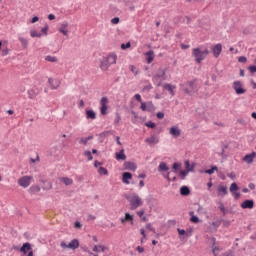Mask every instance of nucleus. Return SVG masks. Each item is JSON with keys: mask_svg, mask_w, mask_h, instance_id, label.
Masks as SVG:
<instances>
[{"mask_svg": "<svg viewBox=\"0 0 256 256\" xmlns=\"http://www.w3.org/2000/svg\"><path fill=\"white\" fill-rule=\"evenodd\" d=\"M125 199L129 201L131 211H135V209H138V207H141L143 205V200H141V197H139V195L137 194H134L132 196L126 195Z\"/></svg>", "mask_w": 256, "mask_h": 256, "instance_id": "1", "label": "nucleus"}, {"mask_svg": "<svg viewBox=\"0 0 256 256\" xmlns=\"http://www.w3.org/2000/svg\"><path fill=\"white\" fill-rule=\"evenodd\" d=\"M209 55V50L205 48L201 50V48H194L192 50V57L195 58L196 63H201V61L205 60V58Z\"/></svg>", "mask_w": 256, "mask_h": 256, "instance_id": "2", "label": "nucleus"}, {"mask_svg": "<svg viewBox=\"0 0 256 256\" xmlns=\"http://www.w3.org/2000/svg\"><path fill=\"white\" fill-rule=\"evenodd\" d=\"M197 79H194L192 81H187L184 86V93L187 95H195L197 93Z\"/></svg>", "mask_w": 256, "mask_h": 256, "instance_id": "3", "label": "nucleus"}, {"mask_svg": "<svg viewBox=\"0 0 256 256\" xmlns=\"http://www.w3.org/2000/svg\"><path fill=\"white\" fill-rule=\"evenodd\" d=\"M60 246L62 247V249H72V251H75V249H79V240L73 239L69 244L62 241L60 243Z\"/></svg>", "mask_w": 256, "mask_h": 256, "instance_id": "4", "label": "nucleus"}, {"mask_svg": "<svg viewBox=\"0 0 256 256\" xmlns=\"http://www.w3.org/2000/svg\"><path fill=\"white\" fill-rule=\"evenodd\" d=\"M232 87L236 95H243L244 93H247V90L243 88V83H241V81H234Z\"/></svg>", "mask_w": 256, "mask_h": 256, "instance_id": "5", "label": "nucleus"}, {"mask_svg": "<svg viewBox=\"0 0 256 256\" xmlns=\"http://www.w3.org/2000/svg\"><path fill=\"white\" fill-rule=\"evenodd\" d=\"M108 103H109V98H107V96H104L101 98L100 100V113L101 115H107V109H109V106H108Z\"/></svg>", "mask_w": 256, "mask_h": 256, "instance_id": "6", "label": "nucleus"}, {"mask_svg": "<svg viewBox=\"0 0 256 256\" xmlns=\"http://www.w3.org/2000/svg\"><path fill=\"white\" fill-rule=\"evenodd\" d=\"M31 179H33L32 176H23L18 179V185H20V187L27 188L29 185H31Z\"/></svg>", "mask_w": 256, "mask_h": 256, "instance_id": "7", "label": "nucleus"}, {"mask_svg": "<svg viewBox=\"0 0 256 256\" xmlns=\"http://www.w3.org/2000/svg\"><path fill=\"white\" fill-rule=\"evenodd\" d=\"M240 207L242 209H253L255 207V201H253V199L245 200L241 203Z\"/></svg>", "mask_w": 256, "mask_h": 256, "instance_id": "8", "label": "nucleus"}, {"mask_svg": "<svg viewBox=\"0 0 256 256\" xmlns=\"http://www.w3.org/2000/svg\"><path fill=\"white\" fill-rule=\"evenodd\" d=\"M223 51V45H221V43L216 44L213 48H212V53L214 55V57L217 59V57H219L221 55V52Z\"/></svg>", "mask_w": 256, "mask_h": 256, "instance_id": "9", "label": "nucleus"}, {"mask_svg": "<svg viewBox=\"0 0 256 256\" xmlns=\"http://www.w3.org/2000/svg\"><path fill=\"white\" fill-rule=\"evenodd\" d=\"M109 135H113V130L104 131L98 135V141L99 143H104L106 137H109Z\"/></svg>", "mask_w": 256, "mask_h": 256, "instance_id": "10", "label": "nucleus"}, {"mask_svg": "<svg viewBox=\"0 0 256 256\" xmlns=\"http://www.w3.org/2000/svg\"><path fill=\"white\" fill-rule=\"evenodd\" d=\"M169 133L172 135V137H174V139H177V137L181 136V129H179L177 126H173L170 128Z\"/></svg>", "mask_w": 256, "mask_h": 256, "instance_id": "11", "label": "nucleus"}, {"mask_svg": "<svg viewBox=\"0 0 256 256\" xmlns=\"http://www.w3.org/2000/svg\"><path fill=\"white\" fill-rule=\"evenodd\" d=\"M124 169H126V171H136L137 164H135L134 162L126 161L124 162Z\"/></svg>", "mask_w": 256, "mask_h": 256, "instance_id": "12", "label": "nucleus"}, {"mask_svg": "<svg viewBox=\"0 0 256 256\" xmlns=\"http://www.w3.org/2000/svg\"><path fill=\"white\" fill-rule=\"evenodd\" d=\"M68 27H69V23L67 22L62 23L58 29L59 33H63L65 37H68L69 35V30H67Z\"/></svg>", "mask_w": 256, "mask_h": 256, "instance_id": "13", "label": "nucleus"}, {"mask_svg": "<svg viewBox=\"0 0 256 256\" xmlns=\"http://www.w3.org/2000/svg\"><path fill=\"white\" fill-rule=\"evenodd\" d=\"M256 157V152H252L250 154H246L243 158V161H245V163L251 164L253 163V160Z\"/></svg>", "mask_w": 256, "mask_h": 256, "instance_id": "14", "label": "nucleus"}, {"mask_svg": "<svg viewBox=\"0 0 256 256\" xmlns=\"http://www.w3.org/2000/svg\"><path fill=\"white\" fill-rule=\"evenodd\" d=\"M145 143H149V145H157V143H159V137L151 135V137L145 139Z\"/></svg>", "mask_w": 256, "mask_h": 256, "instance_id": "15", "label": "nucleus"}, {"mask_svg": "<svg viewBox=\"0 0 256 256\" xmlns=\"http://www.w3.org/2000/svg\"><path fill=\"white\" fill-rule=\"evenodd\" d=\"M130 179H133V174H131V172H124L122 174V182L125 183V185H129Z\"/></svg>", "mask_w": 256, "mask_h": 256, "instance_id": "16", "label": "nucleus"}, {"mask_svg": "<svg viewBox=\"0 0 256 256\" xmlns=\"http://www.w3.org/2000/svg\"><path fill=\"white\" fill-rule=\"evenodd\" d=\"M109 67H111V64L109 63V61L107 60V58H103L100 62V69L102 71H107V69H109Z\"/></svg>", "mask_w": 256, "mask_h": 256, "instance_id": "17", "label": "nucleus"}, {"mask_svg": "<svg viewBox=\"0 0 256 256\" xmlns=\"http://www.w3.org/2000/svg\"><path fill=\"white\" fill-rule=\"evenodd\" d=\"M180 195L182 197H189V195H191V189L189 188V186H182L180 188Z\"/></svg>", "mask_w": 256, "mask_h": 256, "instance_id": "18", "label": "nucleus"}, {"mask_svg": "<svg viewBox=\"0 0 256 256\" xmlns=\"http://www.w3.org/2000/svg\"><path fill=\"white\" fill-rule=\"evenodd\" d=\"M117 161H125L127 159V155H125V150L121 149L119 152H116Z\"/></svg>", "mask_w": 256, "mask_h": 256, "instance_id": "19", "label": "nucleus"}, {"mask_svg": "<svg viewBox=\"0 0 256 256\" xmlns=\"http://www.w3.org/2000/svg\"><path fill=\"white\" fill-rule=\"evenodd\" d=\"M163 89L168 91L172 97L175 96V86L171 84H164Z\"/></svg>", "mask_w": 256, "mask_h": 256, "instance_id": "20", "label": "nucleus"}, {"mask_svg": "<svg viewBox=\"0 0 256 256\" xmlns=\"http://www.w3.org/2000/svg\"><path fill=\"white\" fill-rule=\"evenodd\" d=\"M106 60H108V63L110 65H115V63H117V55L116 54H109L106 57Z\"/></svg>", "mask_w": 256, "mask_h": 256, "instance_id": "21", "label": "nucleus"}, {"mask_svg": "<svg viewBox=\"0 0 256 256\" xmlns=\"http://www.w3.org/2000/svg\"><path fill=\"white\" fill-rule=\"evenodd\" d=\"M218 194L221 195L222 197H225L227 195V186L219 185L217 188Z\"/></svg>", "mask_w": 256, "mask_h": 256, "instance_id": "22", "label": "nucleus"}, {"mask_svg": "<svg viewBox=\"0 0 256 256\" xmlns=\"http://www.w3.org/2000/svg\"><path fill=\"white\" fill-rule=\"evenodd\" d=\"M59 181L61 183H64V185H66V186L73 185V179H71L69 177H60Z\"/></svg>", "mask_w": 256, "mask_h": 256, "instance_id": "23", "label": "nucleus"}, {"mask_svg": "<svg viewBox=\"0 0 256 256\" xmlns=\"http://www.w3.org/2000/svg\"><path fill=\"white\" fill-rule=\"evenodd\" d=\"M20 251L21 253H24V255L27 254V251H31V243L29 242L24 243L20 248Z\"/></svg>", "mask_w": 256, "mask_h": 256, "instance_id": "24", "label": "nucleus"}, {"mask_svg": "<svg viewBox=\"0 0 256 256\" xmlns=\"http://www.w3.org/2000/svg\"><path fill=\"white\" fill-rule=\"evenodd\" d=\"M125 221H129L131 225H133V215H131L129 212H126L125 217L121 218V223H125Z\"/></svg>", "mask_w": 256, "mask_h": 256, "instance_id": "25", "label": "nucleus"}, {"mask_svg": "<svg viewBox=\"0 0 256 256\" xmlns=\"http://www.w3.org/2000/svg\"><path fill=\"white\" fill-rule=\"evenodd\" d=\"M165 171H169V166H167V163H165V162H160V164L158 166V172L163 173Z\"/></svg>", "mask_w": 256, "mask_h": 256, "instance_id": "26", "label": "nucleus"}, {"mask_svg": "<svg viewBox=\"0 0 256 256\" xmlns=\"http://www.w3.org/2000/svg\"><path fill=\"white\" fill-rule=\"evenodd\" d=\"M48 83H49L51 89H59L60 83L53 80V78H49Z\"/></svg>", "mask_w": 256, "mask_h": 256, "instance_id": "27", "label": "nucleus"}, {"mask_svg": "<svg viewBox=\"0 0 256 256\" xmlns=\"http://www.w3.org/2000/svg\"><path fill=\"white\" fill-rule=\"evenodd\" d=\"M184 165H185L186 171H188L189 173H191L195 169V165L191 166V162L189 160H185Z\"/></svg>", "mask_w": 256, "mask_h": 256, "instance_id": "28", "label": "nucleus"}, {"mask_svg": "<svg viewBox=\"0 0 256 256\" xmlns=\"http://www.w3.org/2000/svg\"><path fill=\"white\" fill-rule=\"evenodd\" d=\"M86 119H97V114L93 110H86Z\"/></svg>", "mask_w": 256, "mask_h": 256, "instance_id": "29", "label": "nucleus"}, {"mask_svg": "<svg viewBox=\"0 0 256 256\" xmlns=\"http://www.w3.org/2000/svg\"><path fill=\"white\" fill-rule=\"evenodd\" d=\"M146 57H147V63H153V59H155L153 50L146 52Z\"/></svg>", "mask_w": 256, "mask_h": 256, "instance_id": "30", "label": "nucleus"}, {"mask_svg": "<svg viewBox=\"0 0 256 256\" xmlns=\"http://www.w3.org/2000/svg\"><path fill=\"white\" fill-rule=\"evenodd\" d=\"M229 191L230 193H236V191H239V186L237 185V183L233 182L230 185Z\"/></svg>", "mask_w": 256, "mask_h": 256, "instance_id": "31", "label": "nucleus"}, {"mask_svg": "<svg viewBox=\"0 0 256 256\" xmlns=\"http://www.w3.org/2000/svg\"><path fill=\"white\" fill-rule=\"evenodd\" d=\"M146 111L149 113H153V111H155V105H153V102H148L146 104Z\"/></svg>", "mask_w": 256, "mask_h": 256, "instance_id": "32", "label": "nucleus"}, {"mask_svg": "<svg viewBox=\"0 0 256 256\" xmlns=\"http://www.w3.org/2000/svg\"><path fill=\"white\" fill-rule=\"evenodd\" d=\"M98 173L99 175H109V171L107 170V168L100 166L98 168Z\"/></svg>", "mask_w": 256, "mask_h": 256, "instance_id": "33", "label": "nucleus"}, {"mask_svg": "<svg viewBox=\"0 0 256 256\" xmlns=\"http://www.w3.org/2000/svg\"><path fill=\"white\" fill-rule=\"evenodd\" d=\"M39 191H41V187H39L38 185L31 186L29 188V193H39Z\"/></svg>", "mask_w": 256, "mask_h": 256, "instance_id": "34", "label": "nucleus"}, {"mask_svg": "<svg viewBox=\"0 0 256 256\" xmlns=\"http://www.w3.org/2000/svg\"><path fill=\"white\" fill-rule=\"evenodd\" d=\"M18 39L22 44V47H24V49H27V46L29 45V41L23 37H19Z\"/></svg>", "mask_w": 256, "mask_h": 256, "instance_id": "35", "label": "nucleus"}, {"mask_svg": "<svg viewBox=\"0 0 256 256\" xmlns=\"http://www.w3.org/2000/svg\"><path fill=\"white\" fill-rule=\"evenodd\" d=\"M179 175L182 180H185V177H187V175H189V171L188 170H180Z\"/></svg>", "mask_w": 256, "mask_h": 256, "instance_id": "36", "label": "nucleus"}, {"mask_svg": "<svg viewBox=\"0 0 256 256\" xmlns=\"http://www.w3.org/2000/svg\"><path fill=\"white\" fill-rule=\"evenodd\" d=\"M84 157H87L88 161H93V154L89 150L84 151Z\"/></svg>", "mask_w": 256, "mask_h": 256, "instance_id": "37", "label": "nucleus"}, {"mask_svg": "<svg viewBox=\"0 0 256 256\" xmlns=\"http://www.w3.org/2000/svg\"><path fill=\"white\" fill-rule=\"evenodd\" d=\"M159 72H160V73H157V74L154 76V79H161L162 77H165V70L160 69Z\"/></svg>", "mask_w": 256, "mask_h": 256, "instance_id": "38", "label": "nucleus"}, {"mask_svg": "<svg viewBox=\"0 0 256 256\" xmlns=\"http://www.w3.org/2000/svg\"><path fill=\"white\" fill-rule=\"evenodd\" d=\"M172 169L175 173H177V171H179V169H181V163L176 162L172 165Z\"/></svg>", "mask_w": 256, "mask_h": 256, "instance_id": "39", "label": "nucleus"}, {"mask_svg": "<svg viewBox=\"0 0 256 256\" xmlns=\"http://www.w3.org/2000/svg\"><path fill=\"white\" fill-rule=\"evenodd\" d=\"M28 97L29 99H35V97H37V92H35V90H28Z\"/></svg>", "mask_w": 256, "mask_h": 256, "instance_id": "40", "label": "nucleus"}, {"mask_svg": "<svg viewBox=\"0 0 256 256\" xmlns=\"http://www.w3.org/2000/svg\"><path fill=\"white\" fill-rule=\"evenodd\" d=\"M140 233L142 235V238L140 239V243H141V245H143V240L147 239V234H145V229H143V228L140 229Z\"/></svg>", "mask_w": 256, "mask_h": 256, "instance_id": "41", "label": "nucleus"}, {"mask_svg": "<svg viewBox=\"0 0 256 256\" xmlns=\"http://www.w3.org/2000/svg\"><path fill=\"white\" fill-rule=\"evenodd\" d=\"M146 127H149V129H155V127H157V125L155 124V122L152 121H148L145 123Z\"/></svg>", "mask_w": 256, "mask_h": 256, "instance_id": "42", "label": "nucleus"}, {"mask_svg": "<svg viewBox=\"0 0 256 256\" xmlns=\"http://www.w3.org/2000/svg\"><path fill=\"white\" fill-rule=\"evenodd\" d=\"M46 61H49L50 63H57V57L55 56H47Z\"/></svg>", "mask_w": 256, "mask_h": 256, "instance_id": "43", "label": "nucleus"}, {"mask_svg": "<svg viewBox=\"0 0 256 256\" xmlns=\"http://www.w3.org/2000/svg\"><path fill=\"white\" fill-rule=\"evenodd\" d=\"M219 209L223 215H227V209H225V205L222 202L219 203Z\"/></svg>", "mask_w": 256, "mask_h": 256, "instance_id": "44", "label": "nucleus"}, {"mask_svg": "<svg viewBox=\"0 0 256 256\" xmlns=\"http://www.w3.org/2000/svg\"><path fill=\"white\" fill-rule=\"evenodd\" d=\"M30 35L31 37H38V38L42 36V34L37 32V30H31Z\"/></svg>", "mask_w": 256, "mask_h": 256, "instance_id": "45", "label": "nucleus"}, {"mask_svg": "<svg viewBox=\"0 0 256 256\" xmlns=\"http://www.w3.org/2000/svg\"><path fill=\"white\" fill-rule=\"evenodd\" d=\"M130 47H131V42L121 44V49L122 50L129 49Z\"/></svg>", "mask_w": 256, "mask_h": 256, "instance_id": "46", "label": "nucleus"}, {"mask_svg": "<svg viewBox=\"0 0 256 256\" xmlns=\"http://www.w3.org/2000/svg\"><path fill=\"white\" fill-rule=\"evenodd\" d=\"M11 50L9 49V48H4L3 50H2V53H1V55H2V57H7V55H9V52H10Z\"/></svg>", "mask_w": 256, "mask_h": 256, "instance_id": "47", "label": "nucleus"}, {"mask_svg": "<svg viewBox=\"0 0 256 256\" xmlns=\"http://www.w3.org/2000/svg\"><path fill=\"white\" fill-rule=\"evenodd\" d=\"M130 71L134 73V75L139 74V70H137V67H135L134 65H130Z\"/></svg>", "mask_w": 256, "mask_h": 256, "instance_id": "48", "label": "nucleus"}, {"mask_svg": "<svg viewBox=\"0 0 256 256\" xmlns=\"http://www.w3.org/2000/svg\"><path fill=\"white\" fill-rule=\"evenodd\" d=\"M190 221H191V223H199V221H201V220H199V217L197 215H195L190 218Z\"/></svg>", "mask_w": 256, "mask_h": 256, "instance_id": "49", "label": "nucleus"}, {"mask_svg": "<svg viewBox=\"0 0 256 256\" xmlns=\"http://www.w3.org/2000/svg\"><path fill=\"white\" fill-rule=\"evenodd\" d=\"M47 31H49V25H45L42 29H41V32L44 34V35H47Z\"/></svg>", "mask_w": 256, "mask_h": 256, "instance_id": "50", "label": "nucleus"}, {"mask_svg": "<svg viewBox=\"0 0 256 256\" xmlns=\"http://www.w3.org/2000/svg\"><path fill=\"white\" fill-rule=\"evenodd\" d=\"M238 61H239V63H247V57H245V56H240V57L238 58Z\"/></svg>", "mask_w": 256, "mask_h": 256, "instance_id": "51", "label": "nucleus"}, {"mask_svg": "<svg viewBox=\"0 0 256 256\" xmlns=\"http://www.w3.org/2000/svg\"><path fill=\"white\" fill-rule=\"evenodd\" d=\"M146 229H148L149 231H152V233H155V228H153L151 223L146 224Z\"/></svg>", "mask_w": 256, "mask_h": 256, "instance_id": "52", "label": "nucleus"}, {"mask_svg": "<svg viewBox=\"0 0 256 256\" xmlns=\"http://www.w3.org/2000/svg\"><path fill=\"white\" fill-rule=\"evenodd\" d=\"M248 71H250V73H256V65L249 66Z\"/></svg>", "mask_w": 256, "mask_h": 256, "instance_id": "53", "label": "nucleus"}, {"mask_svg": "<svg viewBox=\"0 0 256 256\" xmlns=\"http://www.w3.org/2000/svg\"><path fill=\"white\" fill-rule=\"evenodd\" d=\"M79 143L82 144V145H87V143H88L87 137L86 138H83V137L80 138Z\"/></svg>", "mask_w": 256, "mask_h": 256, "instance_id": "54", "label": "nucleus"}, {"mask_svg": "<svg viewBox=\"0 0 256 256\" xmlns=\"http://www.w3.org/2000/svg\"><path fill=\"white\" fill-rule=\"evenodd\" d=\"M237 123H239L240 125H243V127H245V125H247V122L244 119H242V118H239L237 120Z\"/></svg>", "mask_w": 256, "mask_h": 256, "instance_id": "55", "label": "nucleus"}, {"mask_svg": "<svg viewBox=\"0 0 256 256\" xmlns=\"http://www.w3.org/2000/svg\"><path fill=\"white\" fill-rule=\"evenodd\" d=\"M121 121V115L119 113H116V118L114 119V123L117 124Z\"/></svg>", "mask_w": 256, "mask_h": 256, "instance_id": "56", "label": "nucleus"}, {"mask_svg": "<svg viewBox=\"0 0 256 256\" xmlns=\"http://www.w3.org/2000/svg\"><path fill=\"white\" fill-rule=\"evenodd\" d=\"M119 21H120L119 17H114V18L111 20V23H113V25H117V24H119Z\"/></svg>", "mask_w": 256, "mask_h": 256, "instance_id": "57", "label": "nucleus"}, {"mask_svg": "<svg viewBox=\"0 0 256 256\" xmlns=\"http://www.w3.org/2000/svg\"><path fill=\"white\" fill-rule=\"evenodd\" d=\"M140 109H142V111H147V103L141 102Z\"/></svg>", "mask_w": 256, "mask_h": 256, "instance_id": "58", "label": "nucleus"}, {"mask_svg": "<svg viewBox=\"0 0 256 256\" xmlns=\"http://www.w3.org/2000/svg\"><path fill=\"white\" fill-rule=\"evenodd\" d=\"M156 117H157V119H163V117H165V113H163V112H158V113L156 114Z\"/></svg>", "mask_w": 256, "mask_h": 256, "instance_id": "59", "label": "nucleus"}, {"mask_svg": "<svg viewBox=\"0 0 256 256\" xmlns=\"http://www.w3.org/2000/svg\"><path fill=\"white\" fill-rule=\"evenodd\" d=\"M151 89H153V86H151V84H148L144 86L143 91H151Z\"/></svg>", "mask_w": 256, "mask_h": 256, "instance_id": "60", "label": "nucleus"}, {"mask_svg": "<svg viewBox=\"0 0 256 256\" xmlns=\"http://www.w3.org/2000/svg\"><path fill=\"white\" fill-rule=\"evenodd\" d=\"M136 251H138V253H145V248L138 246V247H136Z\"/></svg>", "mask_w": 256, "mask_h": 256, "instance_id": "61", "label": "nucleus"}, {"mask_svg": "<svg viewBox=\"0 0 256 256\" xmlns=\"http://www.w3.org/2000/svg\"><path fill=\"white\" fill-rule=\"evenodd\" d=\"M232 195L234 196V198L237 200L241 197V193L239 192H233Z\"/></svg>", "mask_w": 256, "mask_h": 256, "instance_id": "62", "label": "nucleus"}, {"mask_svg": "<svg viewBox=\"0 0 256 256\" xmlns=\"http://www.w3.org/2000/svg\"><path fill=\"white\" fill-rule=\"evenodd\" d=\"M191 235H193V230H186L185 236L186 237H191Z\"/></svg>", "mask_w": 256, "mask_h": 256, "instance_id": "63", "label": "nucleus"}, {"mask_svg": "<svg viewBox=\"0 0 256 256\" xmlns=\"http://www.w3.org/2000/svg\"><path fill=\"white\" fill-rule=\"evenodd\" d=\"M178 235H185L186 231L184 229L178 228Z\"/></svg>", "mask_w": 256, "mask_h": 256, "instance_id": "64", "label": "nucleus"}]
</instances>
